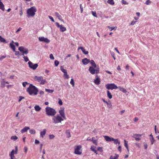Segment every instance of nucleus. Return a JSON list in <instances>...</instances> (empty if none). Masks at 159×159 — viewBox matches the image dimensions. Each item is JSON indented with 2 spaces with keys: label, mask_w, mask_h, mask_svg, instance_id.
<instances>
[{
  "label": "nucleus",
  "mask_w": 159,
  "mask_h": 159,
  "mask_svg": "<svg viewBox=\"0 0 159 159\" xmlns=\"http://www.w3.org/2000/svg\"><path fill=\"white\" fill-rule=\"evenodd\" d=\"M90 64L91 66H90L89 69V72L92 75L98 74L99 73V69L96 68V65L93 60H91Z\"/></svg>",
  "instance_id": "f257e3e1"
},
{
  "label": "nucleus",
  "mask_w": 159,
  "mask_h": 159,
  "mask_svg": "<svg viewBox=\"0 0 159 159\" xmlns=\"http://www.w3.org/2000/svg\"><path fill=\"white\" fill-rule=\"evenodd\" d=\"M27 91L30 95H36L38 93V90L35 86L30 84L27 88Z\"/></svg>",
  "instance_id": "f03ea898"
},
{
  "label": "nucleus",
  "mask_w": 159,
  "mask_h": 159,
  "mask_svg": "<svg viewBox=\"0 0 159 159\" xmlns=\"http://www.w3.org/2000/svg\"><path fill=\"white\" fill-rule=\"evenodd\" d=\"M45 112L46 114L48 116H53L57 113L55 109L49 107H47L45 108Z\"/></svg>",
  "instance_id": "7ed1b4c3"
},
{
  "label": "nucleus",
  "mask_w": 159,
  "mask_h": 159,
  "mask_svg": "<svg viewBox=\"0 0 159 159\" xmlns=\"http://www.w3.org/2000/svg\"><path fill=\"white\" fill-rule=\"evenodd\" d=\"M37 9L35 7L33 6L28 8L27 11V16L28 17H33L37 11Z\"/></svg>",
  "instance_id": "20e7f679"
},
{
  "label": "nucleus",
  "mask_w": 159,
  "mask_h": 159,
  "mask_svg": "<svg viewBox=\"0 0 159 159\" xmlns=\"http://www.w3.org/2000/svg\"><path fill=\"white\" fill-rule=\"evenodd\" d=\"M103 137L105 139L107 142L113 141L114 144L116 145L118 144L119 145L120 144V141L118 139H115L107 136H104Z\"/></svg>",
  "instance_id": "39448f33"
},
{
  "label": "nucleus",
  "mask_w": 159,
  "mask_h": 159,
  "mask_svg": "<svg viewBox=\"0 0 159 159\" xmlns=\"http://www.w3.org/2000/svg\"><path fill=\"white\" fill-rule=\"evenodd\" d=\"M52 119L53 123L55 124L61 123L64 120L58 114L53 116Z\"/></svg>",
  "instance_id": "423d86ee"
},
{
  "label": "nucleus",
  "mask_w": 159,
  "mask_h": 159,
  "mask_svg": "<svg viewBox=\"0 0 159 159\" xmlns=\"http://www.w3.org/2000/svg\"><path fill=\"white\" fill-rule=\"evenodd\" d=\"M34 79L35 81L39 82L42 85H43L47 83L46 80L43 79V77L42 76H34Z\"/></svg>",
  "instance_id": "0eeeda50"
},
{
  "label": "nucleus",
  "mask_w": 159,
  "mask_h": 159,
  "mask_svg": "<svg viewBox=\"0 0 159 159\" xmlns=\"http://www.w3.org/2000/svg\"><path fill=\"white\" fill-rule=\"evenodd\" d=\"M82 148L81 145L75 146L74 148V153L77 155H81L82 153Z\"/></svg>",
  "instance_id": "6e6552de"
},
{
  "label": "nucleus",
  "mask_w": 159,
  "mask_h": 159,
  "mask_svg": "<svg viewBox=\"0 0 159 159\" xmlns=\"http://www.w3.org/2000/svg\"><path fill=\"white\" fill-rule=\"evenodd\" d=\"M105 87L108 90H112L114 89H117L118 87L114 83L108 84L105 85Z\"/></svg>",
  "instance_id": "1a4fd4ad"
},
{
  "label": "nucleus",
  "mask_w": 159,
  "mask_h": 159,
  "mask_svg": "<svg viewBox=\"0 0 159 159\" xmlns=\"http://www.w3.org/2000/svg\"><path fill=\"white\" fill-rule=\"evenodd\" d=\"M18 50L22 53L21 55L24 56L25 54H26L28 53V49L23 46L19 47Z\"/></svg>",
  "instance_id": "9d476101"
},
{
  "label": "nucleus",
  "mask_w": 159,
  "mask_h": 159,
  "mask_svg": "<svg viewBox=\"0 0 159 159\" xmlns=\"http://www.w3.org/2000/svg\"><path fill=\"white\" fill-rule=\"evenodd\" d=\"M28 64L29 67L33 70H36L38 66V64H34L30 61L28 62Z\"/></svg>",
  "instance_id": "9b49d317"
},
{
  "label": "nucleus",
  "mask_w": 159,
  "mask_h": 159,
  "mask_svg": "<svg viewBox=\"0 0 159 159\" xmlns=\"http://www.w3.org/2000/svg\"><path fill=\"white\" fill-rule=\"evenodd\" d=\"M60 116L62 117L64 119H66V118L65 113V109L64 107H61L59 111Z\"/></svg>",
  "instance_id": "f8f14e48"
},
{
  "label": "nucleus",
  "mask_w": 159,
  "mask_h": 159,
  "mask_svg": "<svg viewBox=\"0 0 159 159\" xmlns=\"http://www.w3.org/2000/svg\"><path fill=\"white\" fill-rule=\"evenodd\" d=\"M55 24L57 26L58 28H59L60 31L63 32L66 30V28L65 27H64L63 25H60L57 22H56Z\"/></svg>",
  "instance_id": "ddd939ff"
},
{
  "label": "nucleus",
  "mask_w": 159,
  "mask_h": 159,
  "mask_svg": "<svg viewBox=\"0 0 159 159\" xmlns=\"http://www.w3.org/2000/svg\"><path fill=\"white\" fill-rule=\"evenodd\" d=\"M60 69L62 72L64 73L63 77L67 79H69V76L67 74V70H66L64 69V66H61Z\"/></svg>",
  "instance_id": "4468645a"
},
{
  "label": "nucleus",
  "mask_w": 159,
  "mask_h": 159,
  "mask_svg": "<svg viewBox=\"0 0 159 159\" xmlns=\"http://www.w3.org/2000/svg\"><path fill=\"white\" fill-rule=\"evenodd\" d=\"M38 40L39 42H43L46 43H49L50 42V40L47 38L44 37H39L38 38Z\"/></svg>",
  "instance_id": "2eb2a0df"
},
{
  "label": "nucleus",
  "mask_w": 159,
  "mask_h": 159,
  "mask_svg": "<svg viewBox=\"0 0 159 159\" xmlns=\"http://www.w3.org/2000/svg\"><path fill=\"white\" fill-rule=\"evenodd\" d=\"M142 135L140 134H133L132 137L134 138L136 141H138L141 140Z\"/></svg>",
  "instance_id": "dca6fc26"
},
{
  "label": "nucleus",
  "mask_w": 159,
  "mask_h": 159,
  "mask_svg": "<svg viewBox=\"0 0 159 159\" xmlns=\"http://www.w3.org/2000/svg\"><path fill=\"white\" fill-rule=\"evenodd\" d=\"M82 62L83 64L86 65L88 64L89 63H91V61L89 59H88L87 58H85L82 60Z\"/></svg>",
  "instance_id": "f3484780"
},
{
  "label": "nucleus",
  "mask_w": 159,
  "mask_h": 159,
  "mask_svg": "<svg viewBox=\"0 0 159 159\" xmlns=\"http://www.w3.org/2000/svg\"><path fill=\"white\" fill-rule=\"evenodd\" d=\"M17 147L16 146L15 147V150L14 149L12 150L11 153L9 154V155H14L15 154H16L17 153Z\"/></svg>",
  "instance_id": "a211bd4d"
},
{
  "label": "nucleus",
  "mask_w": 159,
  "mask_h": 159,
  "mask_svg": "<svg viewBox=\"0 0 159 159\" xmlns=\"http://www.w3.org/2000/svg\"><path fill=\"white\" fill-rule=\"evenodd\" d=\"M46 130L45 129H43L42 131L40 132V137L43 138L46 134Z\"/></svg>",
  "instance_id": "6ab92c4d"
},
{
  "label": "nucleus",
  "mask_w": 159,
  "mask_h": 159,
  "mask_svg": "<svg viewBox=\"0 0 159 159\" xmlns=\"http://www.w3.org/2000/svg\"><path fill=\"white\" fill-rule=\"evenodd\" d=\"M80 49H81L83 52L85 54H87L88 53V51H86L84 48L82 47H80L78 48V50L79 51Z\"/></svg>",
  "instance_id": "aec40b11"
},
{
  "label": "nucleus",
  "mask_w": 159,
  "mask_h": 159,
  "mask_svg": "<svg viewBox=\"0 0 159 159\" xmlns=\"http://www.w3.org/2000/svg\"><path fill=\"white\" fill-rule=\"evenodd\" d=\"M14 42L12 41L10 44V46L11 48L12 49L13 51H15L16 48L14 44Z\"/></svg>",
  "instance_id": "412c9836"
},
{
  "label": "nucleus",
  "mask_w": 159,
  "mask_h": 159,
  "mask_svg": "<svg viewBox=\"0 0 159 159\" xmlns=\"http://www.w3.org/2000/svg\"><path fill=\"white\" fill-rule=\"evenodd\" d=\"M30 129V128L29 127L25 126L24 127V128L21 130L20 132L22 133H24L25 132H26L28 130Z\"/></svg>",
  "instance_id": "4be33fe9"
},
{
  "label": "nucleus",
  "mask_w": 159,
  "mask_h": 159,
  "mask_svg": "<svg viewBox=\"0 0 159 159\" xmlns=\"http://www.w3.org/2000/svg\"><path fill=\"white\" fill-rule=\"evenodd\" d=\"M55 14L56 16L58 18V19L62 22H64V20L63 19H62L61 16L59 14L58 12H56Z\"/></svg>",
  "instance_id": "5701e85b"
},
{
  "label": "nucleus",
  "mask_w": 159,
  "mask_h": 159,
  "mask_svg": "<svg viewBox=\"0 0 159 159\" xmlns=\"http://www.w3.org/2000/svg\"><path fill=\"white\" fill-rule=\"evenodd\" d=\"M119 155L118 154L115 153L114 156H111L110 157V159H118Z\"/></svg>",
  "instance_id": "b1692460"
},
{
  "label": "nucleus",
  "mask_w": 159,
  "mask_h": 159,
  "mask_svg": "<svg viewBox=\"0 0 159 159\" xmlns=\"http://www.w3.org/2000/svg\"><path fill=\"white\" fill-rule=\"evenodd\" d=\"M107 97L109 99H111L112 97V96L110 91L109 90H107Z\"/></svg>",
  "instance_id": "393cba45"
},
{
  "label": "nucleus",
  "mask_w": 159,
  "mask_h": 159,
  "mask_svg": "<svg viewBox=\"0 0 159 159\" xmlns=\"http://www.w3.org/2000/svg\"><path fill=\"white\" fill-rule=\"evenodd\" d=\"M0 9L4 11L5 10L4 5L3 3L0 1Z\"/></svg>",
  "instance_id": "a878e982"
},
{
  "label": "nucleus",
  "mask_w": 159,
  "mask_h": 159,
  "mask_svg": "<svg viewBox=\"0 0 159 159\" xmlns=\"http://www.w3.org/2000/svg\"><path fill=\"white\" fill-rule=\"evenodd\" d=\"M118 88H119V90L120 91H121L123 92H124V93H127V91L126 89H125L124 88H123L122 87H119Z\"/></svg>",
  "instance_id": "bb28decb"
},
{
  "label": "nucleus",
  "mask_w": 159,
  "mask_h": 159,
  "mask_svg": "<svg viewBox=\"0 0 159 159\" xmlns=\"http://www.w3.org/2000/svg\"><path fill=\"white\" fill-rule=\"evenodd\" d=\"M94 83L97 85H98L99 84V78L98 77L96 79L94 80Z\"/></svg>",
  "instance_id": "cd10ccee"
},
{
  "label": "nucleus",
  "mask_w": 159,
  "mask_h": 159,
  "mask_svg": "<svg viewBox=\"0 0 159 159\" xmlns=\"http://www.w3.org/2000/svg\"><path fill=\"white\" fill-rule=\"evenodd\" d=\"M34 108L35 111H39L41 109V108L38 105H35Z\"/></svg>",
  "instance_id": "c85d7f7f"
},
{
  "label": "nucleus",
  "mask_w": 159,
  "mask_h": 159,
  "mask_svg": "<svg viewBox=\"0 0 159 159\" xmlns=\"http://www.w3.org/2000/svg\"><path fill=\"white\" fill-rule=\"evenodd\" d=\"M90 149L91 150L94 152L96 154H98L97 151L96 149V147L94 146H92L91 147Z\"/></svg>",
  "instance_id": "c756f323"
},
{
  "label": "nucleus",
  "mask_w": 159,
  "mask_h": 159,
  "mask_svg": "<svg viewBox=\"0 0 159 159\" xmlns=\"http://www.w3.org/2000/svg\"><path fill=\"white\" fill-rule=\"evenodd\" d=\"M0 42L3 43H7L5 39L2 38L1 36H0Z\"/></svg>",
  "instance_id": "7c9ffc66"
},
{
  "label": "nucleus",
  "mask_w": 159,
  "mask_h": 159,
  "mask_svg": "<svg viewBox=\"0 0 159 159\" xmlns=\"http://www.w3.org/2000/svg\"><path fill=\"white\" fill-rule=\"evenodd\" d=\"M106 104L107 105V107L108 108H111L112 107V105L110 100H109L108 102L106 103Z\"/></svg>",
  "instance_id": "2f4dec72"
},
{
  "label": "nucleus",
  "mask_w": 159,
  "mask_h": 159,
  "mask_svg": "<svg viewBox=\"0 0 159 159\" xmlns=\"http://www.w3.org/2000/svg\"><path fill=\"white\" fill-rule=\"evenodd\" d=\"M124 146L127 148V151H129V149L128 147V142L126 141L125 140H124Z\"/></svg>",
  "instance_id": "473e14b6"
},
{
  "label": "nucleus",
  "mask_w": 159,
  "mask_h": 159,
  "mask_svg": "<svg viewBox=\"0 0 159 159\" xmlns=\"http://www.w3.org/2000/svg\"><path fill=\"white\" fill-rule=\"evenodd\" d=\"M107 2L108 3L111 5H113L114 4L113 0H107Z\"/></svg>",
  "instance_id": "72a5a7b5"
},
{
  "label": "nucleus",
  "mask_w": 159,
  "mask_h": 159,
  "mask_svg": "<svg viewBox=\"0 0 159 159\" xmlns=\"http://www.w3.org/2000/svg\"><path fill=\"white\" fill-rule=\"evenodd\" d=\"M66 134L68 138H69L70 137V131L69 130H67L66 131Z\"/></svg>",
  "instance_id": "f704fd0d"
},
{
  "label": "nucleus",
  "mask_w": 159,
  "mask_h": 159,
  "mask_svg": "<svg viewBox=\"0 0 159 159\" xmlns=\"http://www.w3.org/2000/svg\"><path fill=\"white\" fill-rule=\"evenodd\" d=\"M45 90L48 93H52L54 92V90L53 89H46Z\"/></svg>",
  "instance_id": "c9c22d12"
},
{
  "label": "nucleus",
  "mask_w": 159,
  "mask_h": 159,
  "mask_svg": "<svg viewBox=\"0 0 159 159\" xmlns=\"http://www.w3.org/2000/svg\"><path fill=\"white\" fill-rule=\"evenodd\" d=\"M15 52V55L19 57L21 55L20 53V52L18 51H16L15 50V51H14Z\"/></svg>",
  "instance_id": "e433bc0d"
},
{
  "label": "nucleus",
  "mask_w": 159,
  "mask_h": 159,
  "mask_svg": "<svg viewBox=\"0 0 159 159\" xmlns=\"http://www.w3.org/2000/svg\"><path fill=\"white\" fill-rule=\"evenodd\" d=\"M30 133L31 134H34L36 133V131L34 129H31L30 130Z\"/></svg>",
  "instance_id": "4c0bfd02"
},
{
  "label": "nucleus",
  "mask_w": 159,
  "mask_h": 159,
  "mask_svg": "<svg viewBox=\"0 0 159 159\" xmlns=\"http://www.w3.org/2000/svg\"><path fill=\"white\" fill-rule=\"evenodd\" d=\"M18 139V137L16 136H13L11 137V139L13 140H16Z\"/></svg>",
  "instance_id": "58836bf2"
},
{
  "label": "nucleus",
  "mask_w": 159,
  "mask_h": 159,
  "mask_svg": "<svg viewBox=\"0 0 159 159\" xmlns=\"http://www.w3.org/2000/svg\"><path fill=\"white\" fill-rule=\"evenodd\" d=\"M151 144H153L155 142V140L153 137H152L150 139Z\"/></svg>",
  "instance_id": "ea45409f"
},
{
  "label": "nucleus",
  "mask_w": 159,
  "mask_h": 159,
  "mask_svg": "<svg viewBox=\"0 0 159 159\" xmlns=\"http://www.w3.org/2000/svg\"><path fill=\"white\" fill-rule=\"evenodd\" d=\"M5 81L4 80H3V81H2L1 85V87L2 88H4L5 86Z\"/></svg>",
  "instance_id": "a19ab883"
},
{
  "label": "nucleus",
  "mask_w": 159,
  "mask_h": 159,
  "mask_svg": "<svg viewBox=\"0 0 159 159\" xmlns=\"http://www.w3.org/2000/svg\"><path fill=\"white\" fill-rule=\"evenodd\" d=\"M70 83L72 85L73 87L74 86L75 83H74V80L73 79H71Z\"/></svg>",
  "instance_id": "79ce46f5"
},
{
  "label": "nucleus",
  "mask_w": 159,
  "mask_h": 159,
  "mask_svg": "<svg viewBox=\"0 0 159 159\" xmlns=\"http://www.w3.org/2000/svg\"><path fill=\"white\" fill-rule=\"evenodd\" d=\"M49 137L50 139H52L55 138V136L53 134H50L49 135Z\"/></svg>",
  "instance_id": "37998d69"
},
{
  "label": "nucleus",
  "mask_w": 159,
  "mask_h": 159,
  "mask_svg": "<svg viewBox=\"0 0 159 159\" xmlns=\"http://www.w3.org/2000/svg\"><path fill=\"white\" fill-rule=\"evenodd\" d=\"M59 63V62L57 60H55L54 61V64L56 66H57L58 65Z\"/></svg>",
  "instance_id": "c03bdc74"
},
{
  "label": "nucleus",
  "mask_w": 159,
  "mask_h": 159,
  "mask_svg": "<svg viewBox=\"0 0 159 159\" xmlns=\"http://www.w3.org/2000/svg\"><path fill=\"white\" fill-rule=\"evenodd\" d=\"M24 60H25V61L26 62H27L28 61H29V59L28 58V57H26V56H24L23 57Z\"/></svg>",
  "instance_id": "a18cd8bd"
},
{
  "label": "nucleus",
  "mask_w": 159,
  "mask_h": 159,
  "mask_svg": "<svg viewBox=\"0 0 159 159\" xmlns=\"http://www.w3.org/2000/svg\"><path fill=\"white\" fill-rule=\"evenodd\" d=\"M58 103L60 105H62V102L60 98L58 99Z\"/></svg>",
  "instance_id": "49530a36"
},
{
  "label": "nucleus",
  "mask_w": 159,
  "mask_h": 159,
  "mask_svg": "<svg viewBox=\"0 0 159 159\" xmlns=\"http://www.w3.org/2000/svg\"><path fill=\"white\" fill-rule=\"evenodd\" d=\"M121 2L124 4H125V5H128V3L127 2H126V1L124 0H122L121 1Z\"/></svg>",
  "instance_id": "de8ad7c7"
},
{
  "label": "nucleus",
  "mask_w": 159,
  "mask_h": 159,
  "mask_svg": "<svg viewBox=\"0 0 159 159\" xmlns=\"http://www.w3.org/2000/svg\"><path fill=\"white\" fill-rule=\"evenodd\" d=\"M28 84H29V83L26 82H24L22 83L23 86L24 87H25L26 86V85H27Z\"/></svg>",
  "instance_id": "09e8293b"
},
{
  "label": "nucleus",
  "mask_w": 159,
  "mask_h": 159,
  "mask_svg": "<svg viewBox=\"0 0 159 159\" xmlns=\"http://www.w3.org/2000/svg\"><path fill=\"white\" fill-rule=\"evenodd\" d=\"M92 14L93 16L97 17V16L96 12L95 11H92Z\"/></svg>",
  "instance_id": "8fccbe9b"
},
{
  "label": "nucleus",
  "mask_w": 159,
  "mask_h": 159,
  "mask_svg": "<svg viewBox=\"0 0 159 159\" xmlns=\"http://www.w3.org/2000/svg\"><path fill=\"white\" fill-rule=\"evenodd\" d=\"M49 57L50 59L52 60H54V58L52 54H51L50 55Z\"/></svg>",
  "instance_id": "3c124183"
},
{
  "label": "nucleus",
  "mask_w": 159,
  "mask_h": 159,
  "mask_svg": "<svg viewBox=\"0 0 159 159\" xmlns=\"http://www.w3.org/2000/svg\"><path fill=\"white\" fill-rule=\"evenodd\" d=\"M48 17L49 18V19H50L52 22H54V21H55L54 20L52 16H48Z\"/></svg>",
  "instance_id": "603ef678"
},
{
  "label": "nucleus",
  "mask_w": 159,
  "mask_h": 159,
  "mask_svg": "<svg viewBox=\"0 0 159 159\" xmlns=\"http://www.w3.org/2000/svg\"><path fill=\"white\" fill-rule=\"evenodd\" d=\"M24 98H25L24 97H23L21 96H20L19 97V99L18 100V102H20L22 99H24Z\"/></svg>",
  "instance_id": "864d4df0"
},
{
  "label": "nucleus",
  "mask_w": 159,
  "mask_h": 159,
  "mask_svg": "<svg viewBox=\"0 0 159 159\" xmlns=\"http://www.w3.org/2000/svg\"><path fill=\"white\" fill-rule=\"evenodd\" d=\"M11 159H17L15 155H9Z\"/></svg>",
  "instance_id": "5fc2aeb1"
},
{
  "label": "nucleus",
  "mask_w": 159,
  "mask_h": 159,
  "mask_svg": "<svg viewBox=\"0 0 159 159\" xmlns=\"http://www.w3.org/2000/svg\"><path fill=\"white\" fill-rule=\"evenodd\" d=\"M151 1H150V0H147L146 1V2H145V4H146V5H148V4H149L150 3H151Z\"/></svg>",
  "instance_id": "6e6d98bb"
},
{
  "label": "nucleus",
  "mask_w": 159,
  "mask_h": 159,
  "mask_svg": "<svg viewBox=\"0 0 159 159\" xmlns=\"http://www.w3.org/2000/svg\"><path fill=\"white\" fill-rule=\"evenodd\" d=\"M108 27L109 29H110V31H111L114 30L115 28V27H111L110 26H108Z\"/></svg>",
  "instance_id": "4d7b16f0"
},
{
  "label": "nucleus",
  "mask_w": 159,
  "mask_h": 159,
  "mask_svg": "<svg viewBox=\"0 0 159 159\" xmlns=\"http://www.w3.org/2000/svg\"><path fill=\"white\" fill-rule=\"evenodd\" d=\"M92 139V141H93V143H94L95 144H97V141L96 140L94 139V138H93Z\"/></svg>",
  "instance_id": "13d9d810"
},
{
  "label": "nucleus",
  "mask_w": 159,
  "mask_h": 159,
  "mask_svg": "<svg viewBox=\"0 0 159 159\" xmlns=\"http://www.w3.org/2000/svg\"><path fill=\"white\" fill-rule=\"evenodd\" d=\"M6 56H2L0 57V60L2 61L3 59L6 58Z\"/></svg>",
  "instance_id": "bf43d9fd"
},
{
  "label": "nucleus",
  "mask_w": 159,
  "mask_h": 159,
  "mask_svg": "<svg viewBox=\"0 0 159 159\" xmlns=\"http://www.w3.org/2000/svg\"><path fill=\"white\" fill-rule=\"evenodd\" d=\"M135 144L138 148H140V146L139 143H135Z\"/></svg>",
  "instance_id": "052dcab7"
},
{
  "label": "nucleus",
  "mask_w": 159,
  "mask_h": 159,
  "mask_svg": "<svg viewBox=\"0 0 159 159\" xmlns=\"http://www.w3.org/2000/svg\"><path fill=\"white\" fill-rule=\"evenodd\" d=\"M24 149L25 150V153H26L27 152V150H28V148L26 147H24Z\"/></svg>",
  "instance_id": "680f3d73"
},
{
  "label": "nucleus",
  "mask_w": 159,
  "mask_h": 159,
  "mask_svg": "<svg viewBox=\"0 0 159 159\" xmlns=\"http://www.w3.org/2000/svg\"><path fill=\"white\" fill-rule=\"evenodd\" d=\"M118 151L120 152L121 151V146H119L118 147Z\"/></svg>",
  "instance_id": "e2e57ef3"
},
{
  "label": "nucleus",
  "mask_w": 159,
  "mask_h": 159,
  "mask_svg": "<svg viewBox=\"0 0 159 159\" xmlns=\"http://www.w3.org/2000/svg\"><path fill=\"white\" fill-rule=\"evenodd\" d=\"M39 143V141L38 140H37V139H35V144H38Z\"/></svg>",
  "instance_id": "0e129e2a"
},
{
  "label": "nucleus",
  "mask_w": 159,
  "mask_h": 159,
  "mask_svg": "<svg viewBox=\"0 0 159 159\" xmlns=\"http://www.w3.org/2000/svg\"><path fill=\"white\" fill-rule=\"evenodd\" d=\"M22 29V28L20 27H19L18 29L16 31V33H17L18 32L20 31Z\"/></svg>",
  "instance_id": "69168bd1"
},
{
  "label": "nucleus",
  "mask_w": 159,
  "mask_h": 159,
  "mask_svg": "<svg viewBox=\"0 0 159 159\" xmlns=\"http://www.w3.org/2000/svg\"><path fill=\"white\" fill-rule=\"evenodd\" d=\"M44 93V92L43 91H40L39 94H40L41 95H43Z\"/></svg>",
  "instance_id": "338daca9"
},
{
  "label": "nucleus",
  "mask_w": 159,
  "mask_h": 159,
  "mask_svg": "<svg viewBox=\"0 0 159 159\" xmlns=\"http://www.w3.org/2000/svg\"><path fill=\"white\" fill-rule=\"evenodd\" d=\"M136 21H132L131 23H130V25H134L136 23Z\"/></svg>",
  "instance_id": "774afa93"
}]
</instances>
